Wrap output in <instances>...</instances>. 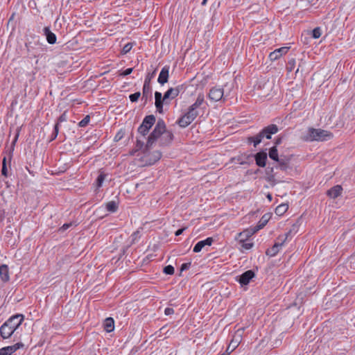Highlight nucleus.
<instances>
[{
    "label": "nucleus",
    "mask_w": 355,
    "mask_h": 355,
    "mask_svg": "<svg viewBox=\"0 0 355 355\" xmlns=\"http://www.w3.org/2000/svg\"><path fill=\"white\" fill-rule=\"evenodd\" d=\"M333 137L331 132L311 128L309 129L308 135L306 137V141H326Z\"/></svg>",
    "instance_id": "20e7f679"
},
{
    "label": "nucleus",
    "mask_w": 355,
    "mask_h": 355,
    "mask_svg": "<svg viewBox=\"0 0 355 355\" xmlns=\"http://www.w3.org/2000/svg\"><path fill=\"white\" fill-rule=\"evenodd\" d=\"M276 168L275 165L272 167L268 166L265 170V180L270 184L271 187L275 186L280 182H285L284 180H280L277 175V173L275 172Z\"/></svg>",
    "instance_id": "6e6552de"
},
{
    "label": "nucleus",
    "mask_w": 355,
    "mask_h": 355,
    "mask_svg": "<svg viewBox=\"0 0 355 355\" xmlns=\"http://www.w3.org/2000/svg\"><path fill=\"white\" fill-rule=\"evenodd\" d=\"M3 218V214H0V218L2 219Z\"/></svg>",
    "instance_id": "e2e57ef3"
},
{
    "label": "nucleus",
    "mask_w": 355,
    "mask_h": 355,
    "mask_svg": "<svg viewBox=\"0 0 355 355\" xmlns=\"http://www.w3.org/2000/svg\"><path fill=\"white\" fill-rule=\"evenodd\" d=\"M214 242L212 237H208L205 240L198 241L194 246L193 251L194 252H199L205 245H211Z\"/></svg>",
    "instance_id": "dca6fc26"
},
{
    "label": "nucleus",
    "mask_w": 355,
    "mask_h": 355,
    "mask_svg": "<svg viewBox=\"0 0 355 355\" xmlns=\"http://www.w3.org/2000/svg\"><path fill=\"white\" fill-rule=\"evenodd\" d=\"M144 147V143L143 141L139 139H137V141H136V145H135V148L131 151L130 154L131 155H135V153L141 149H143Z\"/></svg>",
    "instance_id": "72a5a7b5"
},
{
    "label": "nucleus",
    "mask_w": 355,
    "mask_h": 355,
    "mask_svg": "<svg viewBox=\"0 0 355 355\" xmlns=\"http://www.w3.org/2000/svg\"><path fill=\"white\" fill-rule=\"evenodd\" d=\"M342 191L340 185H336L327 191V195L331 198H336L341 195Z\"/></svg>",
    "instance_id": "aec40b11"
},
{
    "label": "nucleus",
    "mask_w": 355,
    "mask_h": 355,
    "mask_svg": "<svg viewBox=\"0 0 355 355\" xmlns=\"http://www.w3.org/2000/svg\"><path fill=\"white\" fill-rule=\"evenodd\" d=\"M58 132H59L58 123H55V126H54V130L51 135V141L55 139V138L57 137V136L58 135Z\"/></svg>",
    "instance_id": "37998d69"
},
{
    "label": "nucleus",
    "mask_w": 355,
    "mask_h": 355,
    "mask_svg": "<svg viewBox=\"0 0 355 355\" xmlns=\"http://www.w3.org/2000/svg\"><path fill=\"white\" fill-rule=\"evenodd\" d=\"M250 157V155H240L232 157L231 161L232 162H234L241 165L248 164V159Z\"/></svg>",
    "instance_id": "4be33fe9"
},
{
    "label": "nucleus",
    "mask_w": 355,
    "mask_h": 355,
    "mask_svg": "<svg viewBox=\"0 0 355 355\" xmlns=\"http://www.w3.org/2000/svg\"><path fill=\"white\" fill-rule=\"evenodd\" d=\"M105 178V174H104L103 173H101V174H99V175L98 176V178L96 179L97 187H101L102 186Z\"/></svg>",
    "instance_id": "4c0bfd02"
},
{
    "label": "nucleus",
    "mask_w": 355,
    "mask_h": 355,
    "mask_svg": "<svg viewBox=\"0 0 355 355\" xmlns=\"http://www.w3.org/2000/svg\"><path fill=\"white\" fill-rule=\"evenodd\" d=\"M26 47L28 51V55L30 58H37L39 56V53L36 51L35 48L32 45L31 42L26 43Z\"/></svg>",
    "instance_id": "a878e982"
},
{
    "label": "nucleus",
    "mask_w": 355,
    "mask_h": 355,
    "mask_svg": "<svg viewBox=\"0 0 355 355\" xmlns=\"http://www.w3.org/2000/svg\"><path fill=\"white\" fill-rule=\"evenodd\" d=\"M283 245L281 243H275L272 247L267 249L266 254L269 257H275L279 252V248Z\"/></svg>",
    "instance_id": "393cba45"
},
{
    "label": "nucleus",
    "mask_w": 355,
    "mask_h": 355,
    "mask_svg": "<svg viewBox=\"0 0 355 355\" xmlns=\"http://www.w3.org/2000/svg\"><path fill=\"white\" fill-rule=\"evenodd\" d=\"M164 313L166 315H170L174 313V309L173 308L167 307L164 310Z\"/></svg>",
    "instance_id": "864d4df0"
},
{
    "label": "nucleus",
    "mask_w": 355,
    "mask_h": 355,
    "mask_svg": "<svg viewBox=\"0 0 355 355\" xmlns=\"http://www.w3.org/2000/svg\"><path fill=\"white\" fill-rule=\"evenodd\" d=\"M296 61L295 58H291L286 64V70L288 72H291L295 67Z\"/></svg>",
    "instance_id": "c9c22d12"
},
{
    "label": "nucleus",
    "mask_w": 355,
    "mask_h": 355,
    "mask_svg": "<svg viewBox=\"0 0 355 355\" xmlns=\"http://www.w3.org/2000/svg\"><path fill=\"white\" fill-rule=\"evenodd\" d=\"M141 96L140 92H135L129 96L130 101L132 103L137 102Z\"/></svg>",
    "instance_id": "a19ab883"
},
{
    "label": "nucleus",
    "mask_w": 355,
    "mask_h": 355,
    "mask_svg": "<svg viewBox=\"0 0 355 355\" xmlns=\"http://www.w3.org/2000/svg\"><path fill=\"white\" fill-rule=\"evenodd\" d=\"M119 204L114 200L110 201L106 203L105 208L107 211L114 213L116 212L118 209Z\"/></svg>",
    "instance_id": "cd10ccee"
},
{
    "label": "nucleus",
    "mask_w": 355,
    "mask_h": 355,
    "mask_svg": "<svg viewBox=\"0 0 355 355\" xmlns=\"http://www.w3.org/2000/svg\"><path fill=\"white\" fill-rule=\"evenodd\" d=\"M1 175L4 177L8 176V169L6 164H3L2 168H1Z\"/></svg>",
    "instance_id": "603ef678"
},
{
    "label": "nucleus",
    "mask_w": 355,
    "mask_h": 355,
    "mask_svg": "<svg viewBox=\"0 0 355 355\" xmlns=\"http://www.w3.org/2000/svg\"><path fill=\"white\" fill-rule=\"evenodd\" d=\"M268 220H269V216H268V214H264L262 216V218H261V220H259L257 227H255L254 232L263 228L266 225Z\"/></svg>",
    "instance_id": "2f4dec72"
},
{
    "label": "nucleus",
    "mask_w": 355,
    "mask_h": 355,
    "mask_svg": "<svg viewBox=\"0 0 355 355\" xmlns=\"http://www.w3.org/2000/svg\"><path fill=\"white\" fill-rule=\"evenodd\" d=\"M288 206L286 204H282L277 206L275 209L276 214L279 216L283 215L288 209Z\"/></svg>",
    "instance_id": "473e14b6"
},
{
    "label": "nucleus",
    "mask_w": 355,
    "mask_h": 355,
    "mask_svg": "<svg viewBox=\"0 0 355 355\" xmlns=\"http://www.w3.org/2000/svg\"><path fill=\"white\" fill-rule=\"evenodd\" d=\"M166 129V124L163 119H159L153 130L149 135L146 144L144 148V153H146L148 150H149L153 144L157 140L158 138L161 137L162 134L164 132Z\"/></svg>",
    "instance_id": "7ed1b4c3"
},
{
    "label": "nucleus",
    "mask_w": 355,
    "mask_h": 355,
    "mask_svg": "<svg viewBox=\"0 0 355 355\" xmlns=\"http://www.w3.org/2000/svg\"><path fill=\"white\" fill-rule=\"evenodd\" d=\"M124 131H123L122 130H119L116 135H115L114 137V141H120L124 136Z\"/></svg>",
    "instance_id": "49530a36"
},
{
    "label": "nucleus",
    "mask_w": 355,
    "mask_h": 355,
    "mask_svg": "<svg viewBox=\"0 0 355 355\" xmlns=\"http://www.w3.org/2000/svg\"><path fill=\"white\" fill-rule=\"evenodd\" d=\"M103 327L106 332L110 333L114 329V320L112 318H107L103 322Z\"/></svg>",
    "instance_id": "b1692460"
},
{
    "label": "nucleus",
    "mask_w": 355,
    "mask_h": 355,
    "mask_svg": "<svg viewBox=\"0 0 355 355\" xmlns=\"http://www.w3.org/2000/svg\"><path fill=\"white\" fill-rule=\"evenodd\" d=\"M242 246L247 250L250 249L253 246L252 243H244Z\"/></svg>",
    "instance_id": "13d9d810"
},
{
    "label": "nucleus",
    "mask_w": 355,
    "mask_h": 355,
    "mask_svg": "<svg viewBox=\"0 0 355 355\" xmlns=\"http://www.w3.org/2000/svg\"><path fill=\"white\" fill-rule=\"evenodd\" d=\"M191 266V263L189 262V263H184L181 265V267H180V271H184V270H188Z\"/></svg>",
    "instance_id": "09e8293b"
},
{
    "label": "nucleus",
    "mask_w": 355,
    "mask_h": 355,
    "mask_svg": "<svg viewBox=\"0 0 355 355\" xmlns=\"http://www.w3.org/2000/svg\"><path fill=\"white\" fill-rule=\"evenodd\" d=\"M228 87V83L225 85V87Z\"/></svg>",
    "instance_id": "0e129e2a"
},
{
    "label": "nucleus",
    "mask_w": 355,
    "mask_h": 355,
    "mask_svg": "<svg viewBox=\"0 0 355 355\" xmlns=\"http://www.w3.org/2000/svg\"><path fill=\"white\" fill-rule=\"evenodd\" d=\"M204 101H205L204 94H199L196 102L193 104H192L191 106H189V108L190 109L193 108V111H197L196 110L197 108H198L204 103Z\"/></svg>",
    "instance_id": "bb28decb"
},
{
    "label": "nucleus",
    "mask_w": 355,
    "mask_h": 355,
    "mask_svg": "<svg viewBox=\"0 0 355 355\" xmlns=\"http://www.w3.org/2000/svg\"><path fill=\"white\" fill-rule=\"evenodd\" d=\"M169 76V67L168 66H164L159 75L157 81L159 84L164 85L166 83L168 80Z\"/></svg>",
    "instance_id": "a211bd4d"
},
{
    "label": "nucleus",
    "mask_w": 355,
    "mask_h": 355,
    "mask_svg": "<svg viewBox=\"0 0 355 355\" xmlns=\"http://www.w3.org/2000/svg\"><path fill=\"white\" fill-rule=\"evenodd\" d=\"M245 328H239L234 333L229 346L226 349V352H230V354L233 352L241 343L242 340L243 334L244 332Z\"/></svg>",
    "instance_id": "1a4fd4ad"
},
{
    "label": "nucleus",
    "mask_w": 355,
    "mask_h": 355,
    "mask_svg": "<svg viewBox=\"0 0 355 355\" xmlns=\"http://www.w3.org/2000/svg\"><path fill=\"white\" fill-rule=\"evenodd\" d=\"M89 121L90 116L87 115L78 123V126L80 128L85 127L89 123Z\"/></svg>",
    "instance_id": "e433bc0d"
},
{
    "label": "nucleus",
    "mask_w": 355,
    "mask_h": 355,
    "mask_svg": "<svg viewBox=\"0 0 355 355\" xmlns=\"http://www.w3.org/2000/svg\"><path fill=\"white\" fill-rule=\"evenodd\" d=\"M155 121L156 119L154 115L150 114L146 116L138 128V132L144 137L146 136L148 133L151 127L155 124Z\"/></svg>",
    "instance_id": "0eeeda50"
},
{
    "label": "nucleus",
    "mask_w": 355,
    "mask_h": 355,
    "mask_svg": "<svg viewBox=\"0 0 355 355\" xmlns=\"http://www.w3.org/2000/svg\"><path fill=\"white\" fill-rule=\"evenodd\" d=\"M297 225L294 224L291 230H290L287 233H286L284 236V239H281V236H279L278 239L281 240V242L284 244V243L288 239V238L291 235V234L294 232L295 233L297 232Z\"/></svg>",
    "instance_id": "f704fd0d"
},
{
    "label": "nucleus",
    "mask_w": 355,
    "mask_h": 355,
    "mask_svg": "<svg viewBox=\"0 0 355 355\" xmlns=\"http://www.w3.org/2000/svg\"><path fill=\"white\" fill-rule=\"evenodd\" d=\"M132 48V44L131 43L126 44L122 49V53L125 54L128 53L131 49Z\"/></svg>",
    "instance_id": "c03bdc74"
},
{
    "label": "nucleus",
    "mask_w": 355,
    "mask_h": 355,
    "mask_svg": "<svg viewBox=\"0 0 355 355\" xmlns=\"http://www.w3.org/2000/svg\"><path fill=\"white\" fill-rule=\"evenodd\" d=\"M153 155H154L155 161H157L161 158L162 153L159 151H155L153 153Z\"/></svg>",
    "instance_id": "5fc2aeb1"
},
{
    "label": "nucleus",
    "mask_w": 355,
    "mask_h": 355,
    "mask_svg": "<svg viewBox=\"0 0 355 355\" xmlns=\"http://www.w3.org/2000/svg\"><path fill=\"white\" fill-rule=\"evenodd\" d=\"M282 140H283V137H282V136H280V135H279V136H278V137L275 139V141H274V144H275V146H276V147H277V146L280 145V144L282 143Z\"/></svg>",
    "instance_id": "de8ad7c7"
},
{
    "label": "nucleus",
    "mask_w": 355,
    "mask_h": 355,
    "mask_svg": "<svg viewBox=\"0 0 355 355\" xmlns=\"http://www.w3.org/2000/svg\"><path fill=\"white\" fill-rule=\"evenodd\" d=\"M174 267L172 266L171 265H168L165 266L163 269V272L166 275H173L174 274Z\"/></svg>",
    "instance_id": "ea45409f"
},
{
    "label": "nucleus",
    "mask_w": 355,
    "mask_h": 355,
    "mask_svg": "<svg viewBox=\"0 0 355 355\" xmlns=\"http://www.w3.org/2000/svg\"><path fill=\"white\" fill-rule=\"evenodd\" d=\"M6 159H7V157L4 156L3 158V160H2V165L3 164H6Z\"/></svg>",
    "instance_id": "bf43d9fd"
},
{
    "label": "nucleus",
    "mask_w": 355,
    "mask_h": 355,
    "mask_svg": "<svg viewBox=\"0 0 355 355\" xmlns=\"http://www.w3.org/2000/svg\"><path fill=\"white\" fill-rule=\"evenodd\" d=\"M155 105L157 112L160 114L163 113V105L164 102L167 103L166 100L164 99V95L162 97V93L159 92H155Z\"/></svg>",
    "instance_id": "4468645a"
},
{
    "label": "nucleus",
    "mask_w": 355,
    "mask_h": 355,
    "mask_svg": "<svg viewBox=\"0 0 355 355\" xmlns=\"http://www.w3.org/2000/svg\"><path fill=\"white\" fill-rule=\"evenodd\" d=\"M321 35V29L320 27H316L312 31V37L315 39H318Z\"/></svg>",
    "instance_id": "79ce46f5"
},
{
    "label": "nucleus",
    "mask_w": 355,
    "mask_h": 355,
    "mask_svg": "<svg viewBox=\"0 0 355 355\" xmlns=\"http://www.w3.org/2000/svg\"><path fill=\"white\" fill-rule=\"evenodd\" d=\"M148 98H152V87L150 85L144 83L141 99L146 103Z\"/></svg>",
    "instance_id": "5701e85b"
},
{
    "label": "nucleus",
    "mask_w": 355,
    "mask_h": 355,
    "mask_svg": "<svg viewBox=\"0 0 355 355\" xmlns=\"http://www.w3.org/2000/svg\"><path fill=\"white\" fill-rule=\"evenodd\" d=\"M187 229V227H183V228H180V229H178L175 232V235L176 236H178L180 235H181L183 232Z\"/></svg>",
    "instance_id": "4d7b16f0"
},
{
    "label": "nucleus",
    "mask_w": 355,
    "mask_h": 355,
    "mask_svg": "<svg viewBox=\"0 0 355 355\" xmlns=\"http://www.w3.org/2000/svg\"><path fill=\"white\" fill-rule=\"evenodd\" d=\"M19 131H20V129L18 128L17 130V133H16V135L15 137V139H14V140L12 142L11 148H10V150L8 153H6L8 156L9 162H10V160L12 159V152L14 150V148H15V144H16V142H17V141L18 139V137H19Z\"/></svg>",
    "instance_id": "c756f323"
},
{
    "label": "nucleus",
    "mask_w": 355,
    "mask_h": 355,
    "mask_svg": "<svg viewBox=\"0 0 355 355\" xmlns=\"http://www.w3.org/2000/svg\"><path fill=\"white\" fill-rule=\"evenodd\" d=\"M255 277V273L252 270H248L236 277V280L241 284V287L249 284L250 280Z\"/></svg>",
    "instance_id": "9b49d317"
},
{
    "label": "nucleus",
    "mask_w": 355,
    "mask_h": 355,
    "mask_svg": "<svg viewBox=\"0 0 355 355\" xmlns=\"http://www.w3.org/2000/svg\"><path fill=\"white\" fill-rule=\"evenodd\" d=\"M268 155L271 159H272L274 161L278 160L279 157L278 150H277V148L276 146H272L269 149Z\"/></svg>",
    "instance_id": "7c9ffc66"
},
{
    "label": "nucleus",
    "mask_w": 355,
    "mask_h": 355,
    "mask_svg": "<svg viewBox=\"0 0 355 355\" xmlns=\"http://www.w3.org/2000/svg\"><path fill=\"white\" fill-rule=\"evenodd\" d=\"M266 150L259 151L254 155L256 164L259 167H265L266 165L268 155Z\"/></svg>",
    "instance_id": "ddd939ff"
},
{
    "label": "nucleus",
    "mask_w": 355,
    "mask_h": 355,
    "mask_svg": "<svg viewBox=\"0 0 355 355\" xmlns=\"http://www.w3.org/2000/svg\"><path fill=\"white\" fill-rule=\"evenodd\" d=\"M279 131V128L275 124H270L264 127L258 134L248 138L249 143H253V146L256 147L263 139H270L272 135L276 134Z\"/></svg>",
    "instance_id": "f03ea898"
},
{
    "label": "nucleus",
    "mask_w": 355,
    "mask_h": 355,
    "mask_svg": "<svg viewBox=\"0 0 355 355\" xmlns=\"http://www.w3.org/2000/svg\"><path fill=\"white\" fill-rule=\"evenodd\" d=\"M156 73V69H155L152 73H148L145 78L144 84L150 85V80L155 76Z\"/></svg>",
    "instance_id": "58836bf2"
},
{
    "label": "nucleus",
    "mask_w": 355,
    "mask_h": 355,
    "mask_svg": "<svg viewBox=\"0 0 355 355\" xmlns=\"http://www.w3.org/2000/svg\"><path fill=\"white\" fill-rule=\"evenodd\" d=\"M133 71V68H128L125 70H124L120 75L122 76H126L128 75H130Z\"/></svg>",
    "instance_id": "8fccbe9b"
},
{
    "label": "nucleus",
    "mask_w": 355,
    "mask_h": 355,
    "mask_svg": "<svg viewBox=\"0 0 355 355\" xmlns=\"http://www.w3.org/2000/svg\"><path fill=\"white\" fill-rule=\"evenodd\" d=\"M71 226H72V223H64L60 228V231H62V232H64L65 230H67L68 228H69Z\"/></svg>",
    "instance_id": "3c124183"
},
{
    "label": "nucleus",
    "mask_w": 355,
    "mask_h": 355,
    "mask_svg": "<svg viewBox=\"0 0 355 355\" xmlns=\"http://www.w3.org/2000/svg\"><path fill=\"white\" fill-rule=\"evenodd\" d=\"M232 88V85L228 88L229 92H225L224 88L218 86L213 87L209 90L208 98L213 102H217L219 101H225L226 98L230 95V91Z\"/></svg>",
    "instance_id": "39448f33"
},
{
    "label": "nucleus",
    "mask_w": 355,
    "mask_h": 355,
    "mask_svg": "<svg viewBox=\"0 0 355 355\" xmlns=\"http://www.w3.org/2000/svg\"><path fill=\"white\" fill-rule=\"evenodd\" d=\"M198 115V111H193L189 107L188 111L178 121V124L182 128H186L190 125Z\"/></svg>",
    "instance_id": "423d86ee"
},
{
    "label": "nucleus",
    "mask_w": 355,
    "mask_h": 355,
    "mask_svg": "<svg viewBox=\"0 0 355 355\" xmlns=\"http://www.w3.org/2000/svg\"><path fill=\"white\" fill-rule=\"evenodd\" d=\"M0 278L3 282H7L10 280L9 268L6 264L0 266Z\"/></svg>",
    "instance_id": "412c9836"
},
{
    "label": "nucleus",
    "mask_w": 355,
    "mask_h": 355,
    "mask_svg": "<svg viewBox=\"0 0 355 355\" xmlns=\"http://www.w3.org/2000/svg\"><path fill=\"white\" fill-rule=\"evenodd\" d=\"M298 71H299V68L297 69L295 73H297L298 72Z\"/></svg>",
    "instance_id": "69168bd1"
},
{
    "label": "nucleus",
    "mask_w": 355,
    "mask_h": 355,
    "mask_svg": "<svg viewBox=\"0 0 355 355\" xmlns=\"http://www.w3.org/2000/svg\"><path fill=\"white\" fill-rule=\"evenodd\" d=\"M275 162L276 164L275 165V167L276 169H279L284 172H286L288 169H291L290 163L291 159L286 156H282L278 159V160H276Z\"/></svg>",
    "instance_id": "f8f14e48"
},
{
    "label": "nucleus",
    "mask_w": 355,
    "mask_h": 355,
    "mask_svg": "<svg viewBox=\"0 0 355 355\" xmlns=\"http://www.w3.org/2000/svg\"><path fill=\"white\" fill-rule=\"evenodd\" d=\"M24 317L22 314H16L10 317L0 327V335L3 339L9 338L21 325Z\"/></svg>",
    "instance_id": "f257e3e1"
},
{
    "label": "nucleus",
    "mask_w": 355,
    "mask_h": 355,
    "mask_svg": "<svg viewBox=\"0 0 355 355\" xmlns=\"http://www.w3.org/2000/svg\"><path fill=\"white\" fill-rule=\"evenodd\" d=\"M24 347V343L19 342V343H15L13 345L7 346L6 347V350H8L9 354L11 355L14 352H15L17 349L23 348Z\"/></svg>",
    "instance_id": "c85d7f7f"
},
{
    "label": "nucleus",
    "mask_w": 355,
    "mask_h": 355,
    "mask_svg": "<svg viewBox=\"0 0 355 355\" xmlns=\"http://www.w3.org/2000/svg\"><path fill=\"white\" fill-rule=\"evenodd\" d=\"M289 49V47L283 46L279 49H275L274 51L271 52L269 54V58L270 60H276L282 57L283 55L286 54Z\"/></svg>",
    "instance_id": "2eb2a0df"
},
{
    "label": "nucleus",
    "mask_w": 355,
    "mask_h": 355,
    "mask_svg": "<svg viewBox=\"0 0 355 355\" xmlns=\"http://www.w3.org/2000/svg\"><path fill=\"white\" fill-rule=\"evenodd\" d=\"M67 112H64L60 116L59 118L58 119V121L56 123H58V125H60V123L62 122H64V121H67Z\"/></svg>",
    "instance_id": "a18cd8bd"
},
{
    "label": "nucleus",
    "mask_w": 355,
    "mask_h": 355,
    "mask_svg": "<svg viewBox=\"0 0 355 355\" xmlns=\"http://www.w3.org/2000/svg\"><path fill=\"white\" fill-rule=\"evenodd\" d=\"M173 134L168 130H166V128L165 129L164 132L161 136L160 139V144L161 146H168L171 143V141L173 139Z\"/></svg>",
    "instance_id": "f3484780"
},
{
    "label": "nucleus",
    "mask_w": 355,
    "mask_h": 355,
    "mask_svg": "<svg viewBox=\"0 0 355 355\" xmlns=\"http://www.w3.org/2000/svg\"><path fill=\"white\" fill-rule=\"evenodd\" d=\"M0 355H10L8 350H6V347H2L0 349Z\"/></svg>",
    "instance_id": "6e6d98bb"
},
{
    "label": "nucleus",
    "mask_w": 355,
    "mask_h": 355,
    "mask_svg": "<svg viewBox=\"0 0 355 355\" xmlns=\"http://www.w3.org/2000/svg\"><path fill=\"white\" fill-rule=\"evenodd\" d=\"M44 35L46 36V41L50 44H54L56 43L57 37L56 35L51 31L49 27L46 26L43 29Z\"/></svg>",
    "instance_id": "6ab92c4d"
},
{
    "label": "nucleus",
    "mask_w": 355,
    "mask_h": 355,
    "mask_svg": "<svg viewBox=\"0 0 355 355\" xmlns=\"http://www.w3.org/2000/svg\"><path fill=\"white\" fill-rule=\"evenodd\" d=\"M185 89L186 87L184 85H179L175 87H171L164 93V99H174L180 93L184 92Z\"/></svg>",
    "instance_id": "9d476101"
},
{
    "label": "nucleus",
    "mask_w": 355,
    "mask_h": 355,
    "mask_svg": "<svg viewBox=\"0 0 355 355\" xmlns=\"http://www.w3.org/2000/svg\"><path fill=\"white\" fill-rule=\"evenodd\" d=\"M266 197H267V198H268L270 201H271V200H272V195H271L270 193H268V194L266 196Z\"/></svg>",
    "instance_id": "052dcab7"
},
{
    "label": "nucleus",
    "mask_w": 355,
    "mask_h": 355,
    "mask_svg": "<svg viewBox=\"0 0 355 355\" xmlns=\"http://www.w3.org/2000/svg\"><path fill=\"white\" fill-rule=\"evenodd\" d=\"M207 0H203V1H202V5H205V4H206V3H207Z\"/></svg>",
    "instance_id": "680f3d73"
}]
</instances>
